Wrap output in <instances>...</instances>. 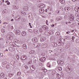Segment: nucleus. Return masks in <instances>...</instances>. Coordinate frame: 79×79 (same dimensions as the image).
Masks as SVG:
<instances>
[{"label":"nucleus","mask_w":79,"mask_h":79,"mask_svg":"<svg viewBox=\"0 0 79 79\" xmlns=\"http://www.w3.org/2000/svg\"><path fill=\"white\" fill-rule=\"evenodd\" d=\"M5 30L4 29H2L1 30V31L2 33H4L5 32Z\"/></svg>","instance_id":"473e14b6"},{"label":"nucleus","mask_w":79,"mask_h":79,"mask_svg":"<svg viewBox=\"0 0 79 79\" xmlns=\"http://www.w3.org/2000/svg\"><path fill=\"white\" fill-rule=\"evenodd\" d=\"M9 2L8 1H6V3H8Z\"/></svg>","instance_id":"69168bd1"},{"label":"nucleus","mask_w":79,"mask_h":79,"mask_svg":"<svg viewBox=\"0 0 79 79\" xmlns=\"http://www.w3.org/2000/svg\"><path fill=\"white\" fill-rule=\"evenodd\" d=\"M21 18V17H20L19 16L16 17L15 18V19L16 20V21H19L20 19Z\"/></svg>","instance_id":"39448f33"},{"label":"nucleus","mask_w":79,"mask_h":79,"mask_svg":"<svg viewBox=\"0 0 79 79\" xmlns=\"http://www.w3.org/2000/svg\"><path fill=\"white\" fill-rule=\"evenodd\" d=\"M62 19V18L60 17H57V18H56V20H57V21H61V20Z\"/></svg>","instance_id":"f8f14e48"},{"label":"nucleus","mask_w":79,"mask_h":79,"mask_svg":"<svg viewBox=\"0 0 79 79\" xmlns=\"http://www.w3.org/2000/svg\"><path fill=\"white\" fill-rule=\"evenodd\" d=\"M79 7H77V12H78V13H79Z\"/></svg>","instance_id":"3c124183"},{"label":"nucleus","mask_w":79,"mask_h":79,"mask_svg":"<svg viewBox=\"0 0 79 79\" xmlns=\"http://www.w3.org/2000/svg\"><path fill=\"white\" fill-rule=\"evenodd\" d=\"M13 44H14V43L13 42H11L10 43V45H11L12 46H13Z\"/></svg>","instance_id":"7c9ffc66"},{"label":"nucleus","mask_w":79,"mask_h":79,"mask_svg":"<svg viewBox=\"0 0 79 79\" xmlns=\"http://www.w3.org/2000/svg\"><path fill=\"white\" fill-rule=\"evenodd\" d=\"M16 58L17 60H18V59H19V56H18V55H17L16 56Z\"/></svg>","instance_id":"de8ad7c7"},{"label":"nucleus","mask_w":79,"mask_h":79,"mask_svg":"<svg viewBox=\"0 0 79 79\" xmlns=\"http://www.w3.org/2000/svg\"><path fill=\"white\" fill-rule=\"evenodd\" d=\"M28 8H29V7H28V6H25L23 8V10H24V11H27V10H28Z\"/></svg>","instance_id":"0eeeda50"},{"label":"nucleus","mask_w":79,"mask_h":79,"mask_svg":"<svg viewBox=\"0 0 79 79\" xmlns=\"http://www.w3.org/2000/svg\"><path fill=\"white\" fill-rule=\"evenodd\" d=\"M3 56V54L2 53H0V57H2Z\"/></svg>","instance_id":"79ce46f5"},{"label":"nucleus","mask_w":79,"mask_h":79,"mask_svg":"<svg viewBox=\"0 0 79 79\" xmlns=\"http://www.w3.org/2000/svg\"><path fill=\"white\" fill-rule=\"evenodd\" d=\"M19 79H21V77H19Z\"/></svg>","instance_id":"774afa93"},{"label":"nucleus","mask_w":79,"mask_h":79,"mask_svg":"<svg viewBox=\"0 0 79 79\" xmlns=\"http://www.w3.org/2000/svg\"><path fill=\"white\" fill-rule=\"evenodd\" d=\"M17 76H19V75H21V72H18V73H17Z\"/></svg>","instance_id":"c9c22d12"},{"label":"nucleus","mask_w":79,"mask_h":79,"mask_svg":"<svg viewBox=\"0 0 79 79\" xmlns=\"http://www.w3.org/2000/svg\"><path fill=\"white\" fill-rule=\"evenodd\" d=\"M74 38H75L74 36H72V40H74Z\"/></svg>","instance_id":"8fccbe9b"},{"label":"nucleus","mask_w":79,"mask_h":79,"mask_svg":"<svg viewBox=\"0 0 79 79\" xmlns=\"http://www.w3.org/2000/svg\"><path fill=\"white\" fill-rule=\"evenodd\" d=\"M28 63L29 64H31V61H30L28 62Z\"/></svg>","instance_id":"bf43d9fd"},{"label":"nucleus","mask_w":79,"mask_h":79,"mask_svg":"<svg viewBox=\"0 0 79 79\" xmlns=\"http://www.w3.org/2000/svg\"><path fill=\"white\" fill-rule=\"evenodd\" d=\"M23 58L22 59V60H25V59L27 60V57H26V56H23Z\"/></svg>","instance_id":"6ab92c4d"},{"label":"nucleus","mask_w":79,"mask_h":79,"mask_svg":"<svg viewBox=\"0 0 79 79\" xmlns=\"http://www.w3.org/2000/svg\"><path fill=\"white\" fill-rule=\"evenodd\" d=\"M74 30H71V32H74Z\"/></svg>","instance_id":"864d4df0"},{"label":"nucleus","mask_w":79,"mask_h":79,"mask_svg":"<svg viewBox=\"0 0 79 79\" xmlns=\"http://www.w3.org/2000/svg\"><path fill=\"white\" fill-rule=\"evenodd\" d=\"M59 71H61L62 70V68L61 67H59L58 68Z\"/></svg>","instance_id":"72a5a7b5"},{"label":"nucleus","mask_w":79,"mask_h":79,"mask_svg":"<svg viewBox=\"0 0 79 79\" xmlns=\"http://www.w3.org/2000/svg\"><path fill=\"white\" fill-rule=\"evenodd\" d=\"M64 10L66 11H67V10H68V11H69V10H70V7H67V8H64Z\"/></svg>","instance_id":"ddd939ff"},{"label":"nucleus","mask_w":79,"mask_h":79,"mask_svg":"<svg viewBox=\"0 0 79 79\" xmlns=\"http://www.w3.org/2000/svg\"><path fill=\"white\" fill-rule=\"evenodd\" d=\"M39 31L40 32H42L43 31V30L41 28H40Z\"/></svg>","instance_id":"393cba45"},{"label":"nucleus","mask_w":79,"mask_h":79,"mask_svg":"<svg viewBox=\"0 0 79 79\" xmlns=\"http://www.w3.org/2000/svg\"><path fill=\"white\" fill-rule=\"evenodd\" d=\"M46 60V58L45 57H41L40 59V61H41V62H44Z\"/></svg>","instance_id":"f257e3e1"},{"label":"nucleus","mask_w":79,"mask_h":79,"mask_svg":"<svg viewBox=\"0 0 79 79\" xmlns=\"http://www.w3.org/2000/svg\"><path fill=\"white\" fill-rule=\"evenodd\" d=\"M60 62L61 63V64H63V63H64V61H61Z\"/></svg>","instance_id":"09e8293b"},{"label":"nucleus","mask_w":79,"mask_h":79,"mask_svg":"<svg viewBox=\"0 0 79 79\" xmlns=\"http://www.w3.org/2000/svg\"><path fill=\"white\" fill-rule=\"evenodd\" d=\"M25 68H26V69H27V68H28V67H27V66H25Z\"/></svg>","instance_id":"5fc2aeb1"},{"label":"nucleus","mask_w":79,"mask_h":79,"mask_svg":"<svg viewBox=\"0 0 79 79\" xmlns=\"http://www.w3.org/2000/svg\"><path fill=\"white\" fill-rule=\"evenodd\" d=\"M45 39H46V38L45 37H41L40 40L41 41H44V40H45Z\"/></svg>","instance_id":"4468645a"},{"label":"nucleus","mask_w":79,"mask_h":79,"mask_svg":"<svg viewBox=\"0 0 79 79\" xmlns=\"http://www.w3.org/2000/svg\"><path fill=\"white\" fill-rule=\"evenodd\" d=\"M21 14L23 16H24V15H26V13L24 12H22Z\"/></svg>","instance_id":"4be33fe9"},{"label":"nucleus","mask_w":79,"mask_h":79,"mask_svg":"<svg viewBox=\"0 0 79 79\" xmlns=\"http://www.w3.org/2000/svg\"><path fill=\"white\" fill-rule=\"evenodd\" d=\"M10 4V2H8L7 3V5H9Z\"/></svg>","instance_id":"6e6d98bb"},{"label":"nucleus","mask_w":79,"mask_h":79,"mask_svg":"<svg viewBox=\"0 0 79 79\" xmlns=\"http://www.w3.org/2000/svg\"><path fill=\"white\" fill-rule=\"evenodd\" d=\"M56 35H60V32H56Z\"/></svg>","instance_id":"c85d7f7f"},{"label":"nucleus","mask_w":79,"mask_h":79,"mask_svg":"<svg viewBox=\"0 0 79 79\" xmlns=\"http://www.w3.org/2000/svg\"><path fill=\"white\" fill-rule=\"evenodd\" d=\"M23 47L24 49L27 48V45L26 44H24L23 45Z\"/></svg>","instance_id":"2eb2a0df"},{"label":"nucleus","mask_w":79,"mask_h":79,"mask_svg":"<svg viewBox=\"0 0 79 79\" xmlns=\"http://www.w3.org/2000/svg\"><path fill=\"white\" fill-rule=\"evenodd\" d=\"M15 63V61L13 60L11 61L10 62V64L12 65H13Z\"/></svg>","instance_id":"a211bd4d"},{"label":"nucleus","mask_w":79,"mask_h":79,"mask_svg":"<svg viewBox=\"0 0 79 79\" xmlns=\"http://www.w3.org/2000/svg\"><path fill=\"white\" fill-rule=\"evenodd\" d=\"M9 68H10V66H9V64H8L6 66V68H7V69Z\"/></svg>","instance_id":"58836bf2"},{"label":"nucleus","mask_w":79,"mask_h":79,"mask_svg":"<svg viewBox=\"0 0 79 79\" xmlns=\"http://www.w3.org/2000/svg\"><path fill=\"white\" fill-rule=\"evenodd\" d=\"M54 26L55 25L54 24H53L51 25V27H54Z\"/></svg>","instance_id":"4d7b16f0"},{"label":"nucleus","mask_w":79,"mask_h":79,"mask_svg":"<svg viewBox=\"0 0 79 79\" xmlns=\"http://www.w3.org/2000/svg\"><path fill=\"white\" fill-rule=\"evenodd\" d=\"M70 31H68L66 33L67 34H70Z\"/></svg>","instance_id":"a18cd8bd"},{"label":"nucleus","mask_w":79,"mask_h":79,"mask_svg":"<svg viewBox=\"0 0 79 79\" xmlns=\"http://www.w3.org/2000/svg\"><path fill=\"white\" fill-rule=\"evenodd\" d=\"M59 1L60 3L62 4H64V0H59Z\"/></svg>","instance_id":"f3484780"},{"label":"nucleus","mask_w":79,"mask_h":79,"mask_svg":"<svg viewBox=\"0 0 79 79\" xmlns=\"http://www.w3.org/2000/svg\"><path fill=\"white\" fill-rule=\"evenodd\" d=\"M69 19L70 20V21H73L74 20V17H73V16H71V17H70L69 18Z\"/></svg>","instance_id":"dca6fc26"},{"label":"nucleus","mask_w":79,"mask_h":79,"mask_svg":"<svg viewBox=\"0 0 79 79\" xmlns=\"http://www.w3.org/2000/svg\"><path fill=\"white\" fill-rule=\"evenodd\" d=\"M32 41L33 42H37L38 40H37V38H34L32 39Z\"/></svg>","instance_id":"f03ea898"},{"label":"nucleus","mask_w":79,"mask_h":79,"mask_svg":"<svg viewBox=\"0 0 79 79\" xmlns=\"http://www.w3.org/2000/svg\"><path fill=\"white\" fill-rule=\"evenodd\" d=\"M1 77H2V78H4L5 77V74L3 73H1Z\"/></svg>","instance_id":"1a4fd4ad"},{"label":"nucleus","mask_w":79,"mask_h":79,"mask_svg":"<svg viewBox=\"0 0 79 79\" xmlns=\"http://www.w3.org/2000/svg\"><path fill=\"white\" fill-rule=\"evenodd\" d=\"M39 11L40 13H43V12H44V9H40L39 10Z\"/></svg>","instance_id":"423d86ee"},{"label":"nucleus","mask_w":79,"mask_h":79,"mask_svg":"<svg viewBox=\"0 0 79 79\" xmlns=\"http://www.w3.org/2000/svg\"><path fill=\"white\" fill-rule=\"evenodd\" d=\"M57 45L60 46V45H61V42H58V44Z\"/></svg>","instance_id":"ea45409f"},{"label":"nucleus","mask_w":79,"mask_h":79,"mask_svg":"<svg viewBox=\"0 0 79 79\" xmlns=\"http://www.w3.org/2000/svg\"><path fill=\"white\" fill-rule=\"evenodd\" d=\"M31 52L32 53H34V50L31 51V52H30V53H31Z\"/></svg>","instance_id":"37998d69"},{"label":"nucleus","mask_w":79,"mask_h":79,"mask_svg":"<svg viewBox=\"0 0 79 79\" xmlns=\"http://www.w3.org/2000/svg\"><path fill=\"white\" fill-rule=\"evenodd\" d=\"M44 72L46 73V72L47 71V70L46 69H44Z\"/></svg>","instance_id":"a19ab883"},{"label":"nucleus","mask_w":79,"mask_h":79,"mask_svg":"<svg viewBox=\"0 0 79 79\" xmlns=\"http://www.w3.org/2000/svg\"><path fill=\"white\" fill-rule=\"evenodd\" d=\"M51 22H52V21H53V20L52 19L51 20Z\"/></svg>","instance_id":"338daca9"},{"label":"nucleus","mask_w":79,"mask_h":79,"mask_svg":"<svg viewBox=\"0 0 79 79\" xmlns=\"http://www.w3.org/2000/svg\"><path fill=\"white\" fill-rule=\"evenodd\" d=\"M60 77H61V76H60V75L58 73H57L56 74V78H58V79H60Z\"/></svg>","instance_id":"9b49d317"},{"label":"nucleus","mask_w":79,"mask_h":79,"mask_svg":"<svg viewBox=\"0 0 79 79\" xmlns=\"http://www.w3.org/2000/svg\"><path fill=\"white\" fill-rule=\"evenodd\" d=\"M47 66L48 67V68H50V64H49V63H48L47 64Z\"/></svg>","instance_id":"cd10ccee"},{"label":"nucleus","mask_w":79,"mask_h":79,"mask_svg":"<svg viewBox=\"0 0 79 79\" xmlns=\"http://www.w3.org/2000/svg\"><path fill=\"white\" fill-rule=\"evenodd\" d=\"M67 48H69V47H70L71 46H70V45L67 44Z\"/></svg>","instance_id":"4c0bfd02"},{"label":"nucleus","mask_w":79,"mask_h":79,"mask_svg":"<svg viewBox=\"0 0 79 79\" xmlns=\"http://www.w3.org/2000/svg\"><path fill=\"white\" fill-rule=\"evenodd\" d=\"M21 34L23 36H26V32L23 31L22 32Z\"/></svg>","instance_id":"6e6552de"},{"label":"nucleus","mask_w":79,"mask_h":79,"mask_svg":"<svg viewBox=\"0 0 79 79\" xmlns=\"http://www.w3.org/2000/svg\"><path fill=\"white\" fill-rule=\"evenodd\" d=\"M10 75H11V76H12L13 75V74H11V73H10Z\"/></svg>","instance_id":"680f3d73"},{"label":"nucleus","mask_w":79,"mask_h":79,"mask_svg":"<svg viewBox=\"0 0 79 79\" xmlns=\"http://www.w3.org/2000/svg\"><path fill=\"white\" fill-rule=\"evenodd\" d=\"M42 28H45L46 29H48V27L44 25L42 27Z\"/></svg>","instance_id":"412c9836"},{"label":"nucleus","mask_w":79,"mask_h":79,"mask_svg":"<svg viewBox=\"0 0 79 79\" xmlns=\"http://www.w3.org/2000/svg\"><path fill=\"white\" fill-rule=\"evenodd\" d=\"M68 18V16L66 15L64 16V19H66Z\"/></svg>","instance_id":"e433bc0d"},{"label":"nucleus","mask_w":79,"mask_h":79,"mask_svg":"<svg viewBox=\"0 0 79 79\" xmlns=\"http://www.w3.org/2000/svg\"><path fill=\"white\" fill-rule=\"evenodd\" d=\"M13 7L14 9H16V10H18V8L16 7V6L15 5H14L13 6Z\"/></svg>","instance_id":"a878e982"},{"label":"nucleus","mask_w":79,"mask_h":79,"mask_svg":"<svg viewBox=\"0 0 79 79\" xmlns=\"http://www.w3.org/2000/svg\"><path fill=\"white\" fill-rule=\"evenodd\" d=\"M54 45H53V47H56V45H57V44H56V43H54Z\"/></svg>","instance_id":"f704fd0d"},{"label":"nucleus","mask_w":79,"mask_h":79,"mask_svg":"<svg viewBox=\"0 0 79 79\" xmlns=\"http://www.w3.org/2000/svg\"><path fill=\"white\" fill-rule=\"evenodd\" d=\"M30 70H28V71H27V73H30Z\"/></svg>","instance_id":"13d9d810"},{"label":"nucleus","mask_w":79,"mask_h":79,"mask_svg":"<svg viewBox=\"0 0 79 79\" xmlns=\"http://www.w3.org/2000/svg\"><path fill=\"white\" fill-rule=\"evenodd\" d=\"M2 4V2L1 1H0V5H1Z\"/></svg>","instance_id":"052dcab7"},{"label":"nucleus","mask_w":79,"mask_h":79,"mask_svg":"<svg viewBox=\"0 0 79 79\" xmlns=\"http://www.w3.org/2000/svg\"><path fill=\"white\" fill-rule=\"evenodd\" d=\"M57 63L58 64H61V61H60V60H58L57 61Z\"/></svg>","instance_id":"bb28decb"},{"label":"nucleus","mask_w":79,"mask_h":79,"mask_svg":"<svg viewBox=\"0 0 79 79\" xmlns=\"http://www.w3.org/2000/svg\"><path fill=\"white\" fill-rule=\"evenodd\" d=\"M6 63H7V62L5 61L4 62H3L2 63V64H6Z\"/></svg>","instance_id":"c756f323"},{"label":"nucleus","mask_w":79,"mask_h":79,"mask_svg":"<svg viewBox=\"0 0 79 79\" xmlns=\"http://www.w3.org/2000/svg\"><path fill=\"white\" fill-rule=\"evenodd\" d=\"M45 6V5H44V4H42V6L41 7V8H44Z\"/></svg>","instance_id":"49530a36"},{"label":"nucleus","mask_w":79,"mask_h":79,"mask_svg":"<svg viewBox=\"0 0 79 79\" xmlns=\"http://www.w3.org/2000/svg\"><path fill=\"white\" fill-rule=\"evenodd\" d=\"M8 39L12 40L13 39V36L12 35H9L7 36Z\"/></svg>","instance_id":"7ed1b4c3"},{"label":"nucleus","mask_w":79,"mask_h":79,"mask_svg":"<svg viewBox=\"0 0 79 79\" xmlns=\"http://www.w3.org/2000/svg\"><path fill=\"white\" fill-rule=\"evenodd\" d=\"M29 25L30 26L31 28H32V26H31V23H29Z\"/></svg>","instance_id":"603ef678"},{"label":"nucleus","mask_w":79,"mask_h":79,"mask_svg":"<svg viewBox=\"0 0 79 79\" xmlns=\"http://www.w3.org/2000/svg\"><path fill=\"white\" fill-rule=\"evenodd\" d=\"M0 40H3V38H0Z\"/></svg>","instance_id":"e2e57ef3"},{"label":"nucleus","mask_w":79,"mask_h":79,"mask_svg":"<svg viewBox=\"0 0 79 79\" xmlns=\"http://www.w3.org/2000/svg\"><path fill=\"white\" fill-rule=\"evenodd\" d=\"M75 16L77 17H79V15H78L77 14H75Z\"/></svg>","instance_id":"c03bdc74"},{"label":"nucleus","mask_w":79,"mask_h":79,"mask_svg":"<svg viewBox=\"0 0 79 79\" xmlns=\"http://www.w3.org/2000/svg\"><path fill=\"white\" fill-rule=\"evenodd\" d=\"M13 47H17V45H16V44H15V43H13Z\"/></svg>","instance_id":"5701e85b"},{"label":"nucleus","mask_w":79,"mask_h":79,"mask_svg":"<svg viewBox=\"0 0 79 79\" xmlns=\"http://www.w3.org/2000/svg\"><path fill=\"white\" fill-rule=\"evenodd\" d=\"M76 42L77 43H79V39H77L76 40Z\"/></svg>","instance_id":"2f4dec72"},{"label":"nucleus","mask_w":79,"mask_h":79,"mask_svg":"<svg viewBox=\"0 0 79 79\" xmlns=\"http://www.w3.org/2000/svg\"><path fill=\"white\" fill-rule=\"evenodd\" d=\"M71 68V67L70 66H69L66 67V71L67 72H69L70 71V70H71V69H70V68Z\"/></svg>","instance_id":"20e7f679"},{"label":"nucleus","mask_w":79,"mask_h":79,"mask_svg":"<svg viewBox=\"0 0 79 79\" xmlns=\"http://www.w3.org/2000/svg\"><path fill=\"white\" fill-rule=\"evenodd\" d=\"M35 68L33 66H32L31 67H30L31 69L32 70V71H34V70H35Z\"/></svg>","instance_id":"aec40b11"},{"label":"nucleus","mask_w":79,"mask_h":79,"mask_svg":"<svg viewBox=\"0 0 79 79\" xmlns=\"http://www.w3.org/2000/svg\"><path fill=\"white\" fill-rule=\"evenodd\" d=\"M29 32H31V29H29Z\"/></svg>","instance_id":"0e129e2a"},{"label":"nucleus","mask_w":79,"mask_h":79,"mask_svg":"<svg viewBox=\"0 0 79 79\" xmlns=\"http://www.w3.org/2000/svg\"><path fill=\"white\" fill-rule=\"evenodd\" d=\"M42 4H40L38 5V7H39L40 8H42Z\"/></svg>","instance_id":"b1692460"},{"label":"nucleus","mask_w":79,"mask_h":79,"mask_svg":"<svg viewBox=\"0 0 79 79\" xmlns=\"http://www.w3.org/2000/svg\"><path fill=\"white\" fill-rule=\"evenodd\" d=\"M16 33L17 35H19L21 34L20 31L18 30H16Z\"/></svg>","instance_id":"9d476101"}]
</instances>
